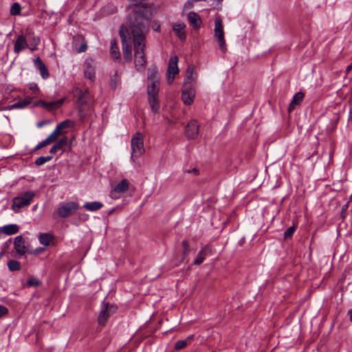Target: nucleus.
I'll return each mask as SVG.
<instances>
[{
	"label": "nucleus",
	"mask_w": 352,
	"mask_h": 352,
	"mask_svg": "<svg viewBox=\"0 0 352 352\" xmlns=\"http://www.w3.org/2000/svg\"><path fill=\"white\" fill-rule=\"evenodd\" d=\"M53 236L48 233L41 234L39 236V242L41 244L47 246L50 244Z\"/></svg>",
	"instance_id": "obj_29"
},
{
	"label": "nucleus",
	"mask_w": 352,
	"mask_h": 352,
	"mask_svg": "<svg viewBox=\"0 0 352 352\" xmlns=\"http://www.w3.org/2000/svg\"><path fill=\"white\" fill-rule=\"evenodd\" d=\"M72 94L76 98L79 116L81 120H83L91 111L94 104L93 97L88 89L82 90L78 86L72 88Z\"/></svg>",
	"instance_id": "obj_2"
},
{
	"label": "nucleus",
	"mask_w": 352,
	"mask_h": 352,
	"mask_svg": "<svg viewBox=\"0 0 352 352\" xmlns=\"http://www.w3.org/2000/svg\"><path fill=\"white\" fill-rule=\"evenodd\" d=\"M60 134V133L58 132V131H56V129L55 128V129L52 132V133L49 136L50 138H51L53 141H55Z\"/></svg>",
	"instance_id": "obj_41"
},
{
	"label": "nucleus",
	"mask_w": 352,
	"mask_h": 352,
	"mask_svg": "<svg viewBox=\"0 0 352 352\" xmlns=\"http://www.w3.org/2000/svg\"><path fill=\"white\" fill-rule=\"evenodd\" d=\"M45 140V143H46V144H47H47H50L51 142H53V140H52L51 138H50V136H48V137H47L45 140Z\"/></svg>",
	"instance_id": "obj_50"
},
{
	"label": "nucleus",
	"mask_w": 352,
	"mask_h": 352,
	"mask_svg": "<svg viewBox=\"0 0 352 352\" xmlns=\"http://www.w3.org/2000/svg\"><path fill=\"white\" fill-rule=\"evenodd\" d=\"M210 252V248L209 245L204 246L198 253L196 258L193 261V264L199 265L201 264L207 256L208 253Z\"/></svg>",
	"instance_id": "obj_20"
},
{
	"label": "nucleus",
	"mask_w": 352,
	"mask_h": 352,
	"mask_svg": "<svg viewBox=\"0 0 352 352\" xmlns=\"http://www.w3.org/2000/svg\"><path fill=\"white\" fill-rule=\"evenodd\" d=\"M214 36L217 39L218 44L222 52L226 50V41L224 39V32L223 21L221 16H217L214 20Z\"/></svg>",
	"instance_id": "obj_6"
},
{
	"label": "nucleus",
	"mask_w": 352,
	"mask_h": 352,
	"mask_svg": "<svg viewBox=\"0 0 352 352\" xmlns=\"http://www.w3.org/2000/svg\"><path fill=\"white\" fill-rule=\"evenodd\" d=\"M65 100V98H63L56 101L47 102L45 109L49 111L58 109L63 105Z\"/></svg>",
	"instance_id": "obj_26"
},
{
	"label": "nucleus",
	"mask_w": 352,
	"mask_h": 352,
	"mask_svg": "<svg viewBox=\"0 0 352 352\" xmlns=\"http://www.w3.org/2000/svg\"><path fill=\"white\" fill-rule=\"evenodd\" d=\"M214 1L217 3V6H219V8L217 9L220 10L221 6V2L223 1V0H214Z\"/></svg>",
	"instance_id": "obj_49"
},
{
	"label": "nucleus",
	"mask_w": 352,
	"mask_h": 352,
	"mask_svg": "<svg viewBox=\"0 0 352 352\" xmlns=\"http://www.w3.org/2000/svg\"><path fill=\"white\" fill-rule=\"evenodd\" d=\"M182 246L184 248V254H188V252H189V245H188V242L186 240L183 241H182Z\"/></svg>",
	"instance_id": "obj_42"
},
{
	"label": "nucleus",
	"mask_w": 352,
	"mask_h": 352,
	"mask_svg": "<svg viewBox=\"0 0 352 352\" xmlns=\"http://www.w3.org/2000/svg\"><path fill=\"white\" fill-rule=\"evenodd\" d=\"M8 309L2 305H0V318L8 313Z\"/></svg>",
	"instance_id": "obj_43"
},
{
	"label": "nucleus",
	"mask_w": 352,
	"mask_h": 352,
	"mask_svg": "<svg viewBox=\"0 0 352 352\" xmlns=\"http://www.w3.org/2000/svg\"><path fill=\"white\" fill-rule=\"evenodd\" d=\"M21 7L19 3H14L10 8L11 15L16 16L21 13Z\"/></svg>",
	"instance_id": "obj_33"
},
{
	"label": "nucleus",
	"mask_w": 352,
	"mask_h": 352,
	"mask_svg": "<svg viewBox=\"0 0 352 352\" xmlns=\"http://www.w3.org/2000/svg\"><path fill=\"white\" fill-rule=\"evenodd\" d=\"M303 98H304L303 93H302V92L296 93L293 96V98L289 104V111H292L296 105L299 104L300 102L303 100Z\"/></svg>",
	"instance_id": "obj_24"
},
{
	"label": "nucleus",
	"mask_w": 352,
	"mask_h": 352,
	"mask_svg": "<svg viewBox=\"0 0 352 352\" xmlns=\"http://www.w3.org/2000/svg\"><path fill=\"white\" fill-rule=\"evenodd\" d=\"M160 89V81L158 82H148L147 85L148 94H158Z\"/></svg>",
	"instance_id": "obj_27"
},
{
	"label": "nucleus",
	"mask_w": 352,
	"mask_h": 352,
	"mask_svg": "<svg viewBox=\"0 0 352 352\" xmlns=\"http://www.w3.org/2000/svg\"><path fill=\"white\" fill-rule=\"evenodd\" d=\"M131 159L135 162L137 159L145 153L144 146V137L140 132L133 135L131 140Z\"/></svg>",
	"instance_id": "obj_4"
},
{
	"label": "nucleus",
	"mask_w": 352,
	"mask_h": 352,
	"mask_svg": "<svg viewBox=\"0 0 352 352\" xmlns=\"http://www.w3.org/2000/svg\"><path fill=\"white\" fill-rule=\"evenodd\" d=\"M127 32L128 30L124 27L122 26L120 28L119 34L122 40L124 58L126 62H131L132 60V53L131 45L129 43V39L131 38V32L129 33L130 36L128 38Z\"/></svg>",
	"instance_id": "obj_5"
},
{
	"label": "nucleus",
	"mask_w": 352,
	"mask_h": 352,
	"mask_svg": "<svg viewBox=\"0 0 352 352\" xmlns=\"http://www.w3.org/2000/svg\"><path fill=\"white\" fill-rule=\"evenodd\" d=\"M199 130V125L197 120H191L186 127V135L188 139L195 138Z\"/></svg>",
	"instance_id": "obj_13"
},
{
	"label": "nucleus",
	"mask_w": 352,
	"mask_h": 352,
	"mask_svg": "<svg viewBox=\"0 0 352 352\" xmlns=\"http://www.w3.org/2000/svg\"><path fill=\"white\" fill-rule=\"evenodd\" d=\"M80 218H81L82 220L85 221V220H87V219H88V218H89V215H88V214H82V215H81Z\"/></svg>",
	"instance_id": "obj_51"
},
{
	"label": "nucleus",
	"mask_w": 352,
	"mask_h": 352,
	"mask_svg": "<svg viewBox=\"0 0 352 352\" xmlns=\"http://www.w3.org/2000/svg\"><path fill=\"white\" fill-rule=\"evenodd\" d=\"M0 232L6 234L12 235L19 232V227L16 224H8L0 228Z\"/></svg>",
	"instance_id": "obj_21"
},
{
	"label": "nucleus",
	"mask_w": 352,
	"mask_h": 352,
	"mask_svg": "<svg viewBox=\"0 0 352 352\" xmlns=\"http://www.w3.org/2000/svg\"><path fill=\"white\" fill-rule=\"evenodd\" d=\"M33 41L35 43L36 45H37L38 44V43H39V39L38 38H34Z\"/></svg>",
	"instance_id": "obj_55"
},
{
	"label": "nucleus",
	"mask_w": 352,
	"mask_h": 352,
	"mask_svg": "<svg viewBox=\"0 0 352 352\" xmlns=\"http://www.w3.org/2000/svg\"><path fill=\"white\" fill-rule=\"evenodd\" d=\"M296 226L294 223L292 226L288 228L285 232H284V238L286 239L287 238H290L294 234Z\"/></svg>",
	"instance_id": "obj_34"
},
{
	"label": "nucleus",
	"mask_w": 352,
	"mask_h": 352,
	"mask_svg": "<svg viewBox=\"0 0 352 352\" xmlns=\"http://www.w3.org/2000/svg\"><path fill=\"white\" fill-rule=\"evenodd\" d=\"M32 98L30 96L25 97L23 100L20 101L21 105L23 106V108H25L28 104L32 102Z\"/></svg>",
	"instance_id": "obj_37"
},
{
	"label": "nucleus",
	"mask_w": 352,
	"mask_h": 352,
	"mask_svg": "<svg viewBox=\"0 0 352 352\" xmlns=\"http://www.w3.org/2000/svg\"><path fill=\"white\" fill-rule=\"evenodd\" d=\"M36 207H37V206H36H36H34L33 207V210H35L36 209Z\"/></svg>",
	"instance_id": "obj_57"
},
{
	"label": "nucleus",
	"mask_w": 352,
	"mask_h": 352,
	"mask_svg": "<svg viewBox=\"0 0 352 352\" xmlns=\"http://www.w3.org/2000/svg\"><path fill=\"white\" fill-rule=\"evenodd\" d=\"M34 197L35 192L28 190L19 196L14 197L12 200V210L15 213L19 212L21 209L27 208L31 204Z\"/></svg>",
	"instance_id": "obj_3"
},
{
	"label": "nucleus",
	"mask_w": 352,
	"mask_h": 352,
	"mask_svg": "<svg viewBox=\"0 0 352 352\" xmlns=\"http://www.w3.org/2000/svg\"><path fill=\"white\" fill-rule=\"evenodd\" d=\"M52 158L53 155L41 156L36 160L35 164L37 166H41L45 164L46 162L50 161Z\"/></svg>",
	"instance_id": "obj_32"
},
{
	"label": "nucleus",
	"mask_w": 352,
	"mask_h": 352,
	"mask_svg": "<svg viewBox=\"0 0 352 352\" xmlns=\"http://www.w3.org/2000/svg\"><path fill=\"white\" fill-rule=\"evenodd\" d=\"M79 208L77 202L70 201L61 204L57 209L59 217L65 218L72 215Z\"/></svg>",
	"instance_id": "obj_7"
},
{
	"label": "nucleus",
	"mask_w": 352,
	"mask_h": 352,
	"mask_svg": "<svg viewBox=\"0 0 352 352\" xmlns=\"http://www.w3.org/2000/svg\"><path fill=\"white\" fill-rule=\"evenodd\" d=\"M177 63L178 58L177 56L170 57L166 72L167 81L168 84H171L173 82L175 76L179 72Z\"/></svg>",
	"instance_id": "obj_9"
},
{
	"label": "nucleus",
	"mask_w": 352,
	"mask_h": 352,
	"mask_svg": "<svg viewBox=\"0 0 352 352\" xmlns=\"http://www.w3.org/2000/svg\"><path fill=\"white\" fill-rule=\"evenodd\" d=\"M347 314L349 316L350 321L352 322V309L349 310Z\"/></svg>",
	"instance_id": "obj_52"
},
{
	"label": "nucleus",
	"mask_w": 352,
	"mask_h": 352,
	"mask_svg": "<svg viewBox=\"0 0 352 352\" xmlns=\"http://www.w3.org/2000/svg\"><path fill=\"white\" fill-rule=\"evenodd\" d=\"M111 49L110 54L112 58L115 60H118L120 58V54L119 51V48L117 45L116 41L114 39H112L110 42Z\"/></svg>",
	"instance_id": "obj_25"
},
{
	"label": "nucleus",
	"mask_w": 352,
	"mask_h": 352,
	"mask_svg": "<svg viewBox=\"0 0 352 352\" xmlns=\"http://www.w3.org/2000/svg\"><path fill=\"white\" fill-rule=\"evenodd\" d=\"M188 20L189 23L193 27L194 29L198 30L200 28L202 21L200 16L197 13L195 12H189L188 14Z\"/></svg>",
	"instance_id": "obj_17"
},
{
	"label": "nucleus",
	"mask_w": 352,
	"mask_h": 352,
	"mask_svg": "<svg viewBox=\"0 0 352 352\" xmlns=\"http://www.w3.org/2000/svg\"><path fill=\"white\" fill-rule=\"evenodd\" d=\"M68 143V138L67 136H63L61 138L58 142H57L54 146L56 147L58 150H63L64 151L65 149V147Z\"/></svg>",
	"instance_id": "obj_31"
},
{
	"label": "nucleus",
	"mask_w": 352,
	"mask_h": 352,
	"mask_svg": "<svg viewBox=\"0 0 352 352\" xmlns=\"http://www.w3.org/2000/svg\"><path fill=\"white\" fill-rule=\"evenodd\" d=\"M47 146L45 140H43L41 141V142H39L35 147V149H40L44 146Z\"/></svg>",
	"instance_id": "obj_45"
},
{
	"label": "nucleus",
	"mask_w": 352,
	"mask_h": 352,
	"mask_svg": "<svg viewBox=\"0 0 352 352\" xmlns=\"http://www.w3.org/2000/svg\"><path fill=\"white\" fill-rule=\"evenodd\" d=\"M188 344L187 340H177L175 344V350H181L184 348H185Z\"/></svg>",
	"instance_id": "obj_35"
},
{
	"label": "nucleus",
	"mask_w": 352,
	"mask_h": 352,
	"mask_svg": "<svg viewBox=\"0 0 352 352\" xmlns=\"http://www.w3.org/2000/svg\"><path fill=\"white\" fill-rule=\"evenodd\" d=\"M46 104H47V102H45V101H44V100H39V101L36 104V105L41 106L42 107H43V108H45V109Z\"/></svg>",
	"instance_id": "obj_47"
},
{
	"label": "nucleus",
	"mask_w": 352,
	"mask_h": 352,
	"mask_svg": "<svg viewBox=\"0 0 352 352\" xmlns=\"http://www.w3.org/2000/svg\"><path fill=\"white\" fill-rule=\"evenodd\" d=\"M74 125V121L71 120H65L58 124L56 125V131H58L60 133H61L62 130L67 128H71Z\"/></svg>",
	"instance_id": "obj_28"
},
{
	"label": "nucleus",
	"mask_w": 352,
	"mask_h": 352,
	"mask_svg": "<svg viewBox=\"0 0 352 352\" xmlns=\"http://www.w3.org/2000/svg\"><path fill=\"white\" fill-rule=\"evenodd\" d=\"M195 97V89L189 83L185 82V85L182 93V100L183 102L186 105H190L194 102Z\"/></svg>",
	"instance_id": "obj_10"
},
{
	"label": "nucleus",
	"mask_w": 352,
	"mask_h": 352,
	"mask_svg": "<svg viewBox=\"0 0 352 352\" xmlns=\"http://www.w3.org/2000/svg\"><path fill=\"white\" fill-rule=\"evenodd\" d=\"M194 73V69L192 67H188L186 70V79L185 80V82L188 83L186 80H190L192 78Z\"/></svg>",
	"instance_id": "obj_36"
},
{
	"label": "nucleus",
	"mask_w": 352,
	"mask_h": 352,
	"mask_svg": "<svg viewBox=\"0 0 352 352\" xmlns=\"http://www.w3.org/2000/svg\"><path fill=\"white\" fill-rule=\"evenodd\" d=\"M58 150L56 148V147L54 145L51 149L50 150V153L52 155L55 154Z\"/></svg>",
	"instance_id": "obj_48"
},
{
	"label": "nucleus",
	"mask_w": 352,
	"mask_h": 352,
	"mask_svg": "<svg viewBox=\"0 0 352 352\" xmlns=\"http://www.w3.org/2000/svg\"><path fill=\"white\" fill-rule=\"evenodd\" d=\"M40 283V281L36 278H30L28 280V285L30 286H38Z\"/></svg>",
	"instance_id": "obj_38"
},
{
	"label": "nucleus",
	"mask_w": 352,
	"mask_h": 352,
	"mask_svg": "<svg viewBox=\"0 0 352 352\" xmlns=\"http://www.w3.org/2000/svg\"><path fill=\"white\" fill-rule=\"evenodd\" d=\"M194 338V335L189 336L186 340L188 342V341L192 340Z\"/></svg>",
	"instance_id": "obj_53"
},
{
	"label": "nucleus",
	"mask_w": 352,
	"mask_h": 352,
	"mask_svg": "<svg viewBox=\"0 0 352 352\" xmlns=\"http://www.w3.org/2000/svg\"><path fill=\"white\" fill-rule=\"evenodd\" d=\"M14 248L16 252L20 255L23 256L26 252V248L25 245V241L21 236H17L14 239Z\"/></svg>",
	"instance_id": "obj_16"
},
{
	"label": "nucleus",
	"mask_w": 352,
	"mask_h": 352,
	"mask_svg": "<svg viewBox=\"0 0 352 352\" xmlns=\"http://www.w3.org/2000/svg\"><path fill=\"white\" fill-rule=\"evenodd\" d=\"M8 267L10 271L14 272L21 270V263L16 260H10L8 262Z\"/></svg>",
	"instance_id": "obj_30"
},
{
	"label": "nucleus",
	"mask_w": 352,
	"mask_h": 352,
	"mask_svg": "<svg viewBox=\"0 0 352 352\" xmlns=\"http://www.w3.org/2000/svg\"><path fill=\"white\" fill-rule=\"evenodd\" d=\"M115 309L113 305L102 303L100 314L98 317V322L100 325L104 326L107 321L114 312Z\"/></svg>",
	"instance_id": "obj_8"
},
{
	"label": "nucleus",
	"mask_w": 352,
	"mask_h": 352,
	"mask_svg": "<svg viewBox=\"0 0 352 352\" xmlns=\"http://www.w3.org/2000/svg\"><path fill=\"white\" fill-rule=\"evenodd\" d=\"M34 65L39 70L43 79L46 80L50 77L49 71L40 57L38 56L34 60Z\"/></svg>",
	"instance_id": "obj_15"
},
{
	"label": "nucleus",
	"mask_w": 352,
	"mask_h": 352,
	"mask_svg": "<svg viewBox=\"0 0 352 352\" xmlns=\"http://www.w3.org/2000/svg\"><path fill=\"white\" fill-rule=\"evenodd\" d=\"M8 109H23V106L21 105V103L19 102H16V103L12 104Z\"/></svg>",
	"instance_id": "obj_44"
},
{
	"label": "nucleus",
	"mask_w": 352,
	"mask_h": 352,
	"mask_svg": "<svg viewBox=\"0 0 352 352\" xmlns=\"http://www.w3.org/2000/svg\"><path fill=\"white\" fill-rule=\"evenodd\" d=\"M129 188V182L126 179H122L111 191L110 196L113 199L118 197L116 194H122L126 192Z\"/></svg>",
	"instance_id": "obj_11"
},
{
	"label": "nucleus",
	"mask_w": 352,
	"mask_h": 352,
	"mask_svg": "<svg viewBox=\"0 0 352 352\" xmlns=\"http://www.w3.org/2000/svg\"><path fill=\"white\" fill-rule=\"evenodd\" d=\"M128 20L131 25V34L134 47L135 67L138 72H144L146 64L144 51L148 21L140 11L135 10L129 14Z\"/></svg>",
	"instance_id": "obj_1"
},
{
	"label": "nucleus",
	"mask_w": 352,
	"mask_h": 352,
	"mask_svg": "<svg viewBox=\"0 0 352 352\" xmlns=\"http://www.w3.org/2000/svg\"><path fill=\"white\" fill-rule=\"evenodd\" d=\"M351 69H352V64H351V65H349V66H347V67H346V72H349Z\"/></svg>",
	"instance_id": "obj_54"
},
{
	"label": "nucleus",
	"mask_w": 352,
	"mask_h": 352,
	"mask_svg": "<svg viewBox=\"0 0 352 352\" xmlns=\"http://www.w3.org/2000/svg\"><path fill=\"white\" fill-rule=\"evenodd\" d=\"M27 47H28V44L25 36L23 34L19 35L14 45V53L19 54Z\"/></svg>",
	"instance_id": "obj_14"
},
{
	"label": "nucleus",
	"mask_w": 352,
	"mask_h": 352,
	"mask_svg": "<svg viewBox=\"0 0 352 352\" xmlns=\"http://www.w3.org/2000/svg\"><path fill=\"white\" fill-rule=\"evenodd\" d=\"M30 50H31L32 51H34V50H35V47H34V48H30Z\"/></svg>",
	"instance_id": "obj_58"
},
{
	"label": "nucleus",
	"mask_w": 352,
	"mask_h": 352,
	"mask_svg": "<svg viewBox=\"0 0 352 352\" xmlns=\"http://www.w3.org/2000/svg\"><path fill=\"white\" fill-rule=\"evenodd\" d=\"M196 1L195 0H188L184 4V9H186V10L191 9L192 8H193L194 3Z\"/></svg>",
	"instance_id": "obj_40"
},
{
	"label": "nucleus",
	"mask_w": 352,
	"mask_h": 352,
	"mask_svg": "<svg viewBox=\"0 0 352 352\" xmlns=\"http://www.w3.org/2000/svg\"><path fill=\"white\" fill-rule=\"evenodd\" d=\"M186 25L184 23H179L174 24L173 29L175 31L176 35L180 41H185L186 38Z\"/></svg>",
	"instance_id": "obj_18"
},
{
	"label": "nucleus",
	"mask_w": 352,
	"mask_h": 352,
	"mask_svg": "<svg viewBox=\"0 0 352 352\" xmlns=\"http://www.w3.org/2000/svg\"><path fill=\"white\" fill-rule=\"evenodd\" d=\"M43 124H44L43 122H39L37 123V126L38 127H41V126H43Z\"/></svg>",
	"instance_id": "obj_56"
},
{
	"label": "nucleus",
	"mask_w": 352,
	"mask_h": 352,
	"mask_svg": "<svg viewBox=\"0 0 352 352\" xmlns=\"http://www.w3.org/2000/svg\"><path fill=\"white\" fill-rule=\"evenodd\" d=\"M85 76L91 82L95 80V66L92 58H88L84 63Z\"/></svg>",
	"instance_id": "obj_12"
},
{
	"label": "nucleus",
	"mask_w": 352,
	"mask_h": 352,
	"mask_svg": "<svg viewBox=\"0 0 352 352\" xmlns=\"http://www.w3.org/2000/svg\"><path fill=\"white\" fill-rule=\"evenodd\" d=\"M103 207V204L100 201H91V202H86L83 208L90 212H95L99 210Z\"/></svg>",
	"instance_id": "obj_22"
},
{
	"label": "nucleus",
	"mask_w": 352,
	"mask_h": 352,
	"mask_svg": "<svg viewBox=\"0 0 352 352\" xmlns=\"http://www.w3.org/2000/svg\"><path fill=\"white\" fill-rule=\"evenodd\" d=\"M28 87L30 90H32L34 93H36L39 91V88L36 83L30 82L28 85Z\"/></svg>",
	"instance_id": "obj_39"
},
{
	"label": "nucleus",
	"mask_w": 352,
	"mask_h": 352,
	"mask_svg": "<svg viewBox=\"0 0 352 352\" xmlns=\"http://www.w3.org/2000/svg\"><path fill=\"white\" fill-rule=\"evenodd\" d=\"M148 100L152 111L155 113H158L160 111L158 94H148Z\"/></svg>",
	"instance_id": "obj_19"
},
{
	"label": "nucleus",
	"mask_w": 352,
	"mask_h": 352,
	"mask_svg": "<svg viewBox=\"0 0 352 352\" xmlns=\"http://www.w3.org/2000/svg\"><path fill=\"white\" fill-rule=\"evenodd\" d=\"M148 81H160V75L156 67H151L148 69Z\"/></svg>",
	"instance_id": "obj_23"
},
{
	"label": "nucleus",
	"mask_w": 352,
	"mask_h": 352,
	"mask_svg": "<svg viewBox=\"0 0 352 352\" xmlns=\"http://www.w3.org/2000/svg\"><path fill=\"white\" fill-rule=\"evenodd\" d=\"M87 44L86 43H82L79 49H78V52H84L87 50Z\"/></svg>",
	"instance_id": "obj_46"
}]
</instances>
